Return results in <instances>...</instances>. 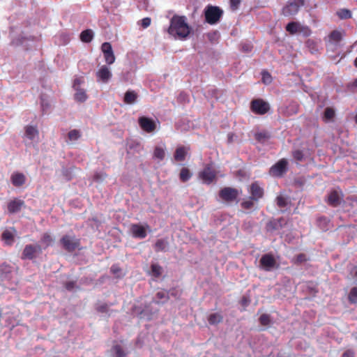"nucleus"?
<instances>
[{
	"mask_svg": "<svg viewBox=\"0 0 357 357\" xmlns=\"http://www.w3.org/2000/svg\"><path fill=\"white\" fill-rule=\"evenodd\" d=\"M191 28L185 16L174 15L170 20L167 32L175 38L185 39L190 34Z\"/></svg>",
	"mask_w": 357,
	"mask_h": 357,
	"instance_id": "obj_1",
	"label": "nucleus"
},
{
	"mask_svg": "<svg viewBox=\"0 0 357 357\" xmlns=\"http://www.w3.org/2000/svg\"><path fill=\"white\" fill-rule=\"evenodd\" d=\"M250 194L249 199H247V214L249 211H255L258 208V200L262 197L264 194L263 188L257 182L253 183L250 186Z\"/></svg>",
	"mask_w": 357,
	"mask_h": 357,
	"instance_id": "obj_2",
	"label": "nucleus"
},
{
	"mask_svg": "<svg viewBox=\"0 0 357 357\" xmlns=\"http://www.w3.org/2000/svg\"><path fill=\"white\" fill-rule=\"evenodd\" d=\"M205 21L211 25L220 22L223 15V10L218 6L208 5L204 10Z\"/></svg>",
	"mask_w": 357,
	"mask_h": 357,
	"instance_id": "obj_3",
	"label": "nucleus"
},
{
	"mask_svg": "<svg viewBox=\"0 0 357 357\" xmlns=\"http://www.w3.org/2000/svg\"><path fill=\"white\" fill-rule=\"evenodd\" d=\"M60 243L63 248L68 252H73L76 249H79L80 239L75 236L64 235L60 239Z\"/></svg>",
	"mask_w": 357,
	"mask_h": 357,
	"instance_id": "obj_4",
	"label": "nucleus"
},
{
	"mask_svg": "<svg viewBox=\"0 0 357 357\" xmlns=\"http://www.w3.org/2000/svg\"><path fill=\"white\" fill-rule=\"evenodd\" d=\"M199 178L205 184L209 185L216 178V171L213 168V164H207L203 170L199 172Z\"/></svg>",
	"mask_w": 357,
	"mask_h": 357,
	"instance_id": "obj_5",
	"label": "nucleus"
},
{
	"mask_svg": "<svg viewBox=\"0 0 357 357\" xmlns=\"http://www.w3.org/2000/svg\"><path fill=\"white\" fill-rule=\"evenodd\" d=\"M304 3L305 0H288L282 8V14L286 17L294 15L298 13Z\"/></svg>",
	"mask_w": 357,
	"mask_h": 357,
	"instance_id": "obj_6",
	"label": "nucleus"
},
{
	"mask_svg": "<svg viewBox=\"0 0 357 357\" xmlns=\"http://www.w3.org/2000/svg\"><path fill=\"white\" fill-rule=\"evenodd\" d=\"M250 110L255 114L264 115L270 110V105L263 99H255L250 102Z\"/></svg>",
	"mask_w": 357,
	"mask_h": 357,
	"instance_id": "obj_7",
	"label": "nucleus"
},
{
	"mask_svg": "<svg viewBox=\"0 0 357 357\" xmlns=\"http://www.w3.org/2000/svg\"><path fill=\"white\" fill-rule=\"evenodd\" d=\"M287 169L288 161L282 158L270 168L269 173L273 176L281 177L287 172Z\"/></svg>",
	"mask_w": 357,
	"mask_h": 357,
	"instance_id": "obj_8",
	"label": "nucleus"
},
{
	"mask_svg": "<svg viewBox=\"0 0 357 357\" xmlns=\"http://www.w3.org/2000/svg\"><path fill=\"white\" fill-rule=\"evenodd\" d=\"M41 253L42 248L40 245L28 244L25 245L22 251V259L32 260L35 259L38 255Z\"/></svg>",
	"mask_w": 357,
	"mask_h": 357,
	"instance_id": "obj_9",
	"label": "nucleus"
},
{
	"mask_svg": "<svg viewBox=\"0 0 357 357\" xmlns=\"http://www.w3.org/2000/svg\"><path fill=\"white\" fill-rule=\"evenodd\" d=\"M260 267L266 271H271L278 268L274 257L271 254L264 255L259 261Z\"/></svg>",
	"mask_w": 357,
	"mask_h": 357,
	"instance_id": "obj_10",
	"label": "nucleus"
},
{
	"mask_svg": "<svg viewBox=\"0 0 357 357\" xmlns=\"http://www.w3.org/2000/svg\"><path fill=\"white\" fill-rule=\"evenodd\" d=\"M238 195V190L230 187H225L219 192L220 199L227 202L236 201Z\"/></svg>",
	"mask_w": 357,
	"mask_h": 357,
	"instance_id": "obj_11",
	"label": "nucleus"
},
{
	"mask_svg": "<svg viewBox=\"0 0 357 357\" xmlns=\"http://www.w3.org/2000/svg\"><path fill=\"white\" fill-rule=\"evenodd\" d=\"M343 199V195L340 189L332 190L326 197V202L333 207L340 205Z\"/></svg>",
	"mask_w": 357,
	"mask_h": 357,
	"instance_id": "obj_12",
	"label": "nucleus"
},
{
	"mask_svg": "<svg viewBox=\"0 0 357 357\" xmlns=\"http://www.w3.org/2000/svg\"><path fill=\"white\" fill-rule=\"evenodd\" d=\"M146 229H149L147 224L145 226L139 224H132L130 226V233L132 237L143 239L147 236Z\"/></svg>",
	"mask_w": 357,
	"mask_h": 357,
	"instance_id": "obj_13",
	"label": "nucleus"
},
{
	"mask_svg": "<svg viewBox=\"0 0 357 357\" xmlns=\"http://www.w3.org/2000/svg\"><path fill=\"white\" fill-rule=\"evenodd\" d=\"M101 50L104 55V59L107 64L111 65L115 61V56L112 47L109 43H103L101 45Z\"/></svg>",
	"mask_w": 357,
	"mask_h": 357,
	"instance_id": "obj_14",
	"label": "nucleus"
},
{
	"mask_svg": "<svg viewBox=\"0 0 357 357\" xmlns=\"http://www.w3.org/2000/svg\"><path fill=\"white\" fill-rule=\"evenodd\" d=\"M138 123L141 128L146 132H152L156 128L155 123L153 120L146 116H141L138 119Z\"/></svg>",
	"mask_w": 357,
	"mask_h": 357,
	"instance_id": "obj_15",
	"label": "nucleus"
},
{
	"mask_svg": "<svg viewBox=\"0 0 357 357\" xmlns=\"http://www.w3.org/2000/svg\"><path fill=\"white\" fill-rule=\"evenodd\" d=\"M112 76V72L109 67L105 65L102 66L96 72L98 82L107 83Z\"/></svg>",
	"mask_w": 357,
	"mask_h": 357,
	"instance_id": "obj_16",
	"label": "nucleus"
},
{
	"mask_svg": "<svg viewBox=\"0 0 357 357\" xmlns=\"http://www.w3.org/2000/svg\"><path fill=\"white\" fill-rule=\"evenodd\" d=\"M24 206V202L20 199H14L8 202V211L10 213H16Z\"/></svg>",
	"mask_w": 357,
	"mask_h": 357,
	"instance_id": "obj_17",
	"label": "nucleus"
},
{
	"mask_svg": "<svg viewBox=\"0 0 357 357\" xmlns=\"http://www.w3.org/2000/svg\"><path fill=\"white\" fill-rule=\"evenodd\" d=\"M286 224L283 218L273 219L270 220L266 225V229L268 231H273L282 229Z\"/></svg>",
	"mask_w": 357,
	"mask_h": 357,
	"instance_id": "obj_18",
	"label": "nucleus"
},
{
	"mask_svg": "<svg viewBox=\"0 0 357 357\" xmlns=\"http://www.w3.org/2000/svg\"><path fill=\"white\" fill-rule=\"evenodd\" d=\"M250 134L253 135L255 139L261 144L266 143L271 137L270 133L265 130L251 132Z\"/></svg>",
	"mask_w": 357,
	"mask_h": 357,
	"instance_id": "obj_19",
	"label": "nucleus"
},
{
	"mask_svg": "<svg viewBox=\"0 0 357 357\" xmlns=\"http://www.w3.org/2000/svg\"><path fill=\"white\" fill-rule=\"evenodd\" d=\"M15 228H11L10 229H6L5 230L1 235V238L3 241H5L6 244L8 245H13L14 242V238H15Z\"/></svg>",
	"mask_w": 357,
	"mask_h": 357,
	"instance_id": "obj_20",
	"label": "nucleus"
},
{
	"mask_svg": "<svg viewBox=\"0 0 357 357\" xmlns=\"http://www.w3.org/2000/svg\"><path fill=\"white\" fill-rule=\"evenodd\" d=\"M26 181L25 176L22 173H14L11 176V182L15 187H20Z\"/></svg>",
	"mask_w": 357,
	"mask_h": 357,
	"instance_id": "obj_21",
	"label": "nucleus"
},
{
	"mask_svg": "<svg viewBox=\"0 0 357 357\" xmlns=\"http://www.w3.org/2000/svg\"><path fill=\"white\" fill-rule=\"evenodd\" d=\"M188 149L185 146H178L176 148L174 158L176 161L181 162L185 159Z\"/></svg>",
	"mask_w": 357,
	"mask_h": 357,
	"instance_id": "obj_22",
	"label": "nucleus"
},
{
	"mask_svg": "<svg viewBox=\"0 0 357 357\" xmlns=\"http://www.w3.org/2000/svg\"><path fill=\"white\" fill-rule=\"evenodd\" d=\"M207 320L210 325H217L223 321V316L220 312L211 313L208 316Z\"/></svg>",
	"mask_w": 357,
	"mask_h": 357,
	"instance_id": "obj_23",
	"label": "nucleus"
},
{
	"mask_svg": "<svg viewBox=\"0 0 357 357\" xmlns=\"http://www.w3.org/2000/svg\"><path fill=\"white\" fill-rule=\"evenodd\" d=\"M317 226L322 231H327L331 227V221L326 217H320L317 219Z\"/></svg>",
	"mask_w": 357,
	"mask_h": 357,
	"instance_id": "obj_24",
	"label": "nucleus"
},
{
	"mask_svg": "<svg viewBox=\"0 0 357 357\" xmlns=\"http://www.w3.org/2000/svg\"><path fill=\"white\" fill-rule=\"evenodd\" d=\"M75 91L76 93L74 95V98L77 102H84L87 100L88 96L84 89H77Z\"/></svg>",
	"mask_w": 357,
	"mask_h": 357,
	"instance_id": "obj_25",
	"label": "nucleus"
},
{
	"mask_svg": "<svg viewBox=\"0 0 357 357\" xmlns=\"http://www.w3.org/2000/svg\"><path fill=\"white\" fill-rule=\"evenodd\" d=\"M137 96H138L135 91H128L125 93L123 100L126 104L131 105L136 102V100L137 99Z\"/></svg>",
	"mask_w": 357,
	"mask_h": 357,
	"instance_id": "obj_26",
	"label": "nucleus"
},
{
	"mask_svg": "<svg viewBox=\"0 0 357 357\" xmlns=\"http://www.w3.org/2000/svg\"><path fill=\"white\" fill-rule=\"evenodd\" d=\"M93 38V32L91 29H86L80 33V40L83 43H90Z\"/></svg>",
	"mask_w": 357,
	"mask_h": 357,
	"instance_id": "obj_27",
	"label": "nucleus"
},
{
	"mask_svg": "<svg viewBox=\"0 0 357 357\" xmlns=\"http://www.w3.org/2000/svg\"><path fill=\"white\" fill-rule=\"evenodd\" d=\"M25 135L31 140H33L38 135V130L37 128L32 126H27L25 128Z\"/></svg>",
	"mask_w": 357,
	"mask_h": 357,
	"instance_id": "obj_28",
	"label": "nucleus"
},
{
	"mask_svg": "<svg viewBox=\"0 0 357 357\" xmlns=\"http://www.w3.org/2000/svg\"><path fill=\"white\" fill-rule=\"evenodd\" d=\"M342 39V33L341 31L335 30L333 31L329 35V41L337 45Z\"/></svg>",
	"mask_w": 357,
	"mask_h": 357,
	"instance_id": "obj_29",
	"label": "nucleus"
},
{
	"mask_svg": "<svg viewBox=\"0 0 357 357\" xmlns=\"http://www.w3.org/2000/svg\"><path fill=\"white\" fill-rule=\"evenodd\" d=\"M301 24L296 22H291L286 26V30L291 34L298 33L299 32Z\"/></svg>",
	"mask_w": 357,
	"mask_h": 357,
	"instance_id": "obj_30",
	"label": "nucleus"
},
{
	"mask_svg": "<svg viewBox=\"0 0 357 357\" xmlns=\"http://www.w3.org/2000/svg\"><path fill=\"white\" fill-rule=\"evenodd\" d=\"M192 176V174L190 171V169L187 167H183L181 169L179 174V178L182 182L188 181Z\"/></svg>",
	"mask_w": 357,
	"mask_h": 357,
	"instance_id": "obj_31",
	"label": "nucleus"
},
{
	"mask_svg": "<svg viewBox=\"0 0 357 357\" xmlns=\"http://www.w3.org/2000/svg\"><path fill=\"white\" fill-rule=\"evenodd\" d=\"M168 245V242L165 239H158L154 244V250L155 252L165 251Z\"/></svg>",
	"mask_w": 357,
	"mask_h": 357,
	"instance_id": "obj_32",
	"label": "nucleus"
},
{
	"mask_svg": "<svg viewBox=\"0 0 357 357\" xmlns=\"http://www.w3.org/2000/svg\"><path fill=\"white\" fill-rule=\"evenodd\" d=\"M336 15L341 20L350 19L352 17L351 11L347 8H341L336 12Z\"/></svg>",
	"mask_w": 357,
	"mask_h": 357,
	"instance_id": "obj_33",
	"label": "nucleus"
},
{
	"mask_svg": "<svg viewBox=\"0 0 357 357\" xmlns=\"http://www.w3.org/2000/svg\"><path fill=\"white\" fill-rule=\"evenodd\" d=\"M40 242L45 245V248H46L52 245L54 238L49 233H44L41 236Z\"/></svg>",
	"mask_w": 357,
	"mask_h": 357,
	"instance_id": "obj_34",
	"label": "nucleus"
},
{
	"mask_svg": "<svg viewBox=\"0 0 357 357\" xmlns=\"http://www.w3.org/2000/svg\"><path fill=\"white\" fill-rule=\"evenodd\" d=\"M335 116V110L333 108L328 107L325 109L323 119L325 121H331Z\"/></svg>",
	"mask_w": 357,
	"mask_h": 357,
	"instance_id": "obj_35",
	"label": "nucleus"
},
{
	"mask_svg": "<svg viewBox=\"0 0 357 357\" xmlns=\"http://www.w3.org/2000/svg\"><path fill=\"white\" fill-rule=\"evenodd\" d=\"M151 275L155 278H159L162 272V268L158 264H153L151 266Z\"/></svg>",
	"mask_w": 357,
	"mask_h": 357,
	"instance_id": "obj_36",
	"label": "nucleus"
},
{
	"mask_svg": "<svg viewBox=\"0 0 357 357\" xmlns=\"http://www.w3.org/2000/svg\"><path fill=\"white\" fill-rule=\"evenodd\" d=\"M259 323L261 326L268 327L272 324V320L269 314H263L259 318Z\"/></svg>",
	"mask_w": 357,
	"mask_h": 357,
	"instance_id": "obj_37",
	"label": "nucleus"
},
{
	"mask_svg": "<svg viewBox=\"0 0 357 357\" xmlns=\"http://www.w3.org/2000/svg\"><path fill=\"white\" fill-rule=\"evenodd\" d=\"M298 105L296 102H291L286 109V114L288 116H291L298 113Z\"/></svg>",
	"mask_w": 357,
	"mask_h": 357,
	"instance_id": "obj_38",
	"label": "nucleus"
},
{
	"mask_svg": "<svg viewBox=\"0 0 357 357\" xmlns=\"http://www.w3.org/2000/svg\"><path fill=\"white\" fill-rule=\"evenodd\" d=\"M165 156V152L162 147L155 146L153 151V157L160 160H163Z\"/></svg>",
	"mask_w": 357,
	"mask_h": 357,
	"instance_id": "obj_39",
	"label": "nucleus"
},
{
	"mask_svg": "<svg viewBox=\"0 0 357 357\" xmlns=\"http://www.w3.org/2000/svg\"><path fill=\"white\" fill-rule=\"evenodd\" d=\"M348 299L350 303H357V287H352L348 296Z\"/></svg>",
	"mask_w": 357,
	"mask_h": 357,
	"instance_id": "obj_40",
	"label": "nucleus"
},
{
	"mask_svg": "<svg viewBox=\"0 0 357 357\" xmlns=\"http://www.w3.org/2000/svg\"><path fill=\"white\" fill-rule=\"evenodd\" d=\"M261 81L265 84H269L272 82V77L267 71L261 72Z\"/></svg>",
	"mask_w": 357,
	"mask_h": 357,
	"instance_id": "obj_41",
	"label": "nucleus"
},
{
	"mask_svg": "<svg viewBox=\"0 0 357 357\" xmlns=\"http://www.w3.org/2000/svg\"><path fill=\"white\" fill-rule=\"evenodd\" d=\"M80 136L81 135L79 131L75 129L70 130L68 134V139L70 141L77 140L80 137Z\"/></svg>",
	"mask_w": 357,
	"mask_h": 357,
	"instance_id": "obj_42",
	"label": "nucleus"
},
{
	"mask_svg": "<svg viewBox=\"0 0 357 357\" xmlns=\"http://www.w3.org/2000/svg\"><path fill=\"white\" fill-rule=\"evenodd\" d=\"M113 350L115 352L116 357H126V354L120 345H115L113 347Z\"/></svg>",
	"mask_w": 357,
	"mask_h": 357,
	"instance_id": "obj_43",
	"label": "nucleus"
},
{
	"mask_svg": "<svg viewBox=\"0 0 357 357\" xmlns=\"http://www.w3.org/2000/svg\"><path fill=\"white\" fill-rule=\"evenodd\" d=\"M110 271L116 278L121 277V275H120V273H121V268L118 265H116V264L112 265L110 268Z\"/></svg>",
	"mask_w": 357,
	"mask_h": 357,
	"instance_id": "obj_44",
	"label": "nucleus"
},
{
	"mask_svg": "<svg viewBox=\"0 0 357 357\" xmlns=\"http://www.w3.org/2000/svg\"><path fill=\"white\" fill-rule=\"evenodd\" d=\"M109 305L107 303H101L96 307V310L101 313H107L109 310Z\"/></svg>",
	"mask_w": 357,
	"mask_h": 357,
	"instance_id": "obj_45",
	"label": "nucleus"
},
{
	"mask_svg": "<svg viewBox=\"0 0 357 357\" xmlns=\"http://www.w3.org/2000/svg\"><path fill=\"white\" fill-rule=\"evenodd\" d=\"M276 202H277V205L280 208L285 207L287 205V199L282 196L277 197Z\"/></svg>",
	"mask_w": 357,
	"mask_h": 357,
	"instance_id": "obj_46",
	"label": "nucleus"
},
{
	"mask_svg": "<svg viewBox=\"0 0 357 357\" xmlns=\"http://www.w3.org/2000/svg\"><path fill=\"white\" fill-rule=\"evenodd\" d=\"M155 296L158 300H164V302L169 299L168 293L165 291L157 292Z\"/></svg>",
	"mask_w": 357,
	"mask_h": 357,
	"instance_id": "obj_47",
	"label": "nucleus"
},
{
	"mask_svg": "<svg viewBox=\"0 0 357 357\" xmlns=\"http://www.w3.org/2000/svg\"><path fill=\"white\" fill-rule=\"evenodd\" d=\"M299 32L298 33L303 34L304 36H310L311 31L310 29L305 26L300 25Z\"/></svg>",
	"mask_w": 357,
	"mask_h": 357,
	"instance_id": "obj_48",
	"label": "nucleus"
},
{
	"mask_svg": "<svg viewBox=\"0 0 357 357\" xmlns=\"http://www.w3.org/2000/svg\"><path fill=\"white\" fill-rule=\"evenodd\" d=\"M107 177L106 173H96L93 176V179L96 181H102Z\"/></svg>",
	"mask_w": 357,
	"mask_h": 357,
	"instance_id": "obj_49",
	"label": "nucleus"
},
{
	"mask_svg": "<svg viewBox=\"0 0 357 357\" xmlns=\"http://www.w3.org/2000/svg\"><path fill=\"white\" fill-rule=\"evenodd\" d=\"M84 82V79L82 77H77V78H75L73 81V89L75 90V89H81L79 87V86Z\"/></svg>",
	"mask_w": 357,
	"mask_h": 357,
	"instance_id": "obj_50",
	"label": "nucleus"
},
{
	"mask_svg": "<svg viewBox=\"0 0 357 357\" xmlns=\"http://www.w3.org/2000/svg\"><path fill=\"white\" fill-rule=\"evenodd\" d=\"M230 7L232 10H236L239 7L241 0H229Z\"/></svg>",
	"mask_w": 357,
	"mask_h": 357,
	"instance_id": "obj_51",
	"label": "nucleus"
},
{
	"mask_svg": "<svg viewBox=\"0 0 357 357\" xmlns=\"http://www.w3.org/2000/svg\"><path fill=\"white\" fill-rule=\"evenodd\" d=\"M294 158L298 161H301L303 159V154L301 151L296 150L293 152Z\"/></svg>",
	"mask_w": 357,
	"mask_h": 357,
	"instance_id": "obj_52",
	"label": "nucleus"
},
{
	"mask_svg": "<svg viewBox=\"0 0 357 357\" xmlns=\"http://www.w3.org/2000/svg\"><path fill=\"white\" fill-rule=\"evenodd\" d=\"M151 20L150 17H144L142 20L141 25L144 29L147 28L151 24Z\"/></svg>",
	"mask_w": 357,
	"mask_h": 357,
	"instance_id": "obj_53",
	"label": "nucleus"
},
{
	"mask_svg": "<svg viewBox=\"0 0 357 357\" xmlns=\"http://www.w3.org/2000/svg\"><path fill=\"white\" fill-rule=\"evenodd\" d=\"M76 286L75 281H68L66 282L65 287L68 291H72Z\"/></svg>",
	"mask_w": 357,
	"mask_h": 357,
	"instance_id": "obj_54",
	"label": "nucleus"
},
{
	"mask_svg": "<svg viewBox=\"0 0 357 357\" xmlns=\"http://www.w3.org/2000/svg\"><path fill=\"white\" fill-rule=\"evenodd\" d=\"M306 258H305V255H303V254H300L298 255L297 257H296V261L298 263H302L304 261H305Z\"/></svg>",
	"mask_w": 357,
	"mask_h": 357,
	"instance_id": "obj_55",
	"label": "nucleus"
},
{
	"mask_svg": "<svg viewBox=\"0 0 357 357\" xmlns=\"http://www.w3.org/2000/svg\"><path fill=\"white\" fill-rule=\"evenodd\" d=\"M342 357H354V353L351 350H347L343 353Z\"/></svg>",
	"mask_w": 357,
	"mask_h": 357,
	"instance_id": "obj_56",
	"label": "nucleus"
},
{
	"mask_svg": "<svg viewBox=\"0 0 357 357\" xmlns=\"http://www.w3.org/2000/svg\"><path fill=\"white\" fill-rule=\"evenodd\" d=\"M251 227L255 228L257 230H259V228L258 225L256 222L252 223Z\"/></svg>",
	"mask_w": 357,
	"mask_h": 357,
	"instance_id": "obj_57",
	"label": "nucleus"
},
{
	"mask_svg": "<svg viewBox=\"0 0 357 357\" xmlns=\"http://www.w3.org/2000/svg\"><path fill=\"white\" fill-rule=\"evenodd\" d=\"M351 86L357 88V79H356L351 84Z\"/></svg>",
	"mask_w": 357,
	"mask_h": 357,
	"instance_id": "obj_58",
	"label": "nucleus"
},
{
	"mask_svg": "<svg viewBox=\"0 0 357 357\" xmlns=\"http://www.w3.org/2000/svg\"><path fill=\"white\" fill-rule=\"evenodd\" d=\"M354 274L355 280L357 282V269H355L354 271Z\"/></svg>",
	"mask_w": 357,
	"mask_h": 357,
	"instance_id": "obj_59",
	"label": "nucleus"
},
{
	"mask_svg": "<svg viewBox=\"0 0 357 357\" xmlns=\"http://www.w3.org/2000/svg\"><path fill=\"white\" fill-rule=\"evenodd\" d=\"M241 303H242V304L245 303V296H243V297H242V298H241Z\"/></svg>",
	"mask_w": 357,
	"mask_h": 357,
	"instance_id": "obj_60",
	"label": "nucleus"
},
{
	"mask_svg": "<svg viewBox=\"0 0 357 357\" xmlns=\"http://www.w3.org/2000/svg\"><path fill=\"white\" fill-rule=\"evenodd\" d=\"M241 206L243 207V208H245V202H243L241 203Z\"/></svg>",
	"mask_w": 357,
	"mask_h": 357,
	"instance_id": "obj_61",
	"label": "nucleus"
},
{
	"mask_svg": "<svg viewBox=\"0 0 357 357\" xmlns=\"http://www.w3.org/2000/svg\"><path fill=\"white\" fill-rule=\"evenodd\" d=\"M354 65L357 68V57L356 58V59L354 60Z\"/></svg>",
	"mask_w": 357,
	"mask_h": 357,
	"instance_id": "obj_62",
	"label": "nucleus"
},
{
	"mask_svg": "<svg viewBox=\"0 0 357 357\" xmlns=\"http://www.w3.org/2000/svg\"><path fill=\"white\" fill-rule=\"evenodd\" d=\"M355 121H356V123H357V114H356V116H355Z\"/></svg>",
	"mask_w": 357,
	"mask_h": 357,
	"instance_id": "obj_63",
	"label": "nucleus"
},
{
	"mask_svg": "<svg viewBox=\"0 0 357 357\" xmlns=\"http://www.w3.org/2000/svg\"><path fill=\"white\" fill-rule=\"evenodd\" d=\"M248 50H249V47H248V45H247V49H246L247 53L248 52Z\"/></svg>",
	"mask_w": 357,
	"mask_h": 357,
	"instance_id": "obj_64",
	"label": "nucleus"
}]
</instances>
